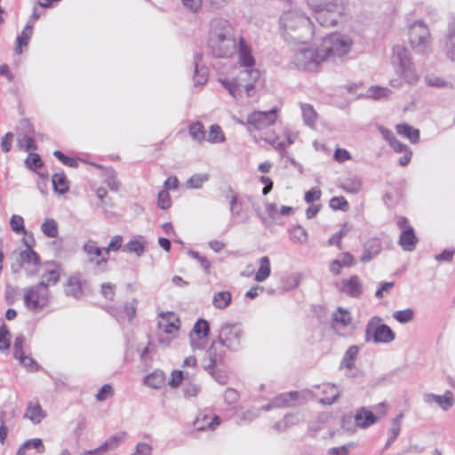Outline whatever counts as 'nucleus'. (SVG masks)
I'll return each instance as SVG.
<instances>
[{"instance_id": "1", "label": "nucleus", "mask_w": 455, "mask_h": 455, "mask_svg": "<svg viewBox=\"0 0 455 455\" xmlns=\"http://www.w3.org/2000/svg\"><path fill=\"white\" fill-rule=\"evenodd\" d=\"M279 26L283 37L292 44H305L314 35L311 20L299 10L284 12L279 19Z\"/></svg>"}, {"instance_id": "2", "label": "nucleus", "mask_w": 455, "mask_h": 455, "mask_svg": "<svg viewBox=\"0 0 455 455\" xmlns=\"http://www.w3.org/2000/svg\"><path fill=\"white\" fill-rule=\"evenodd\" d=\"M259 78V72L256 68H243L235 77H223L219 81L228 92L229 95L236 100L243 97L251 98L255 95V83Z\"/></svg>"}, {"instance_id": "3", "label": "nucleus", "mask_w": 455, "mask_h": 455, "mask_svg": "<svg viewBox=\"0 0 455 455\" xmlns=\"http://www.w3.org/2000/svg\"><path fill=\"white\" fill-rule=\"evenodd\" d=\"M57 283L56 269H47L42 273V279L38 284L25 290L24 303L30 310L43 307L48 300V286Z\"/></svg>"}, {"instance_id": "4", "label": "nucleus", "mask_w": 455, "mask_h": 455, "mask_svg": "<svg viewBox=\"0 0 455 455\" xmlns=\"http://www.w3.org/2000/svg\"><path fill=\"white\" fill-rule=\"evenodd\" d=\"M353 46V40L347 35L331 34L323 37L319 47L324 61L341 59L347 55Z\"/></svg>"}, {"instance_id": "5", "label": "nucleus", "mask_w": 455, "mask_h": 455, "mask_svg": "<svg viewBox=\"0 0 455 455\" xmlns=\"http://www.w3.org/2000/svg\"><path fill=\"white\" fill-rule=\"evenodd\" d=\"M307 4L322 26L332 27L337 23L340 13V0H307Z\"/></svg>"}, {"instance_id": "6", "label": "nucleus", "mask_w": 455, "mask_h": 455, "mask_svg": "<svg viewBox=\"0 0 455 455\" xmlns=\"http://www.w3.org/2000/svg\"><path fill=\"white\" fill-rule=\"evenodd\" d=\"M393 64L396 67L404 80L409 84H413L418 80V75L411 61L408 50L401 45H396L393 50Z\"/></svg>"}, {"instance_id": "7", "label": "nucleus", "mask_w": 455, "mask_h": 455, "mask_svg": "<svg viewBox=\"0 0 455 455\" xmlns=\"http://www.w3.org/2000/svg\"><path fill=\"white\" fill-rule=\"evenodd\" d=\"M17 260V264L12 265V272L17 273L20 268H24L28 276L39 275L41 269L50 264V262H46L43 266L39 255L33 249H25L20 251Z\"/></svg>"}, {"instance_id": "8", "label": "nucleus", "mask_w": 455, "mask_h": 455, "mask_svg": "<svg viewBox=\"0 0 455 455\" xmlns=\"http://www.w3.org/2000/svg\"><path fill=\"white\" fill-rule=\"evenodd\" d=\"M293 61L299 68L313 71L324 61V59L318 45L316 48L304 47L299 49L295 53Z\"/></svg>"}, {"instance_id": "9", "label": "nucleus", "mask_w": 455, "mask_h": 455, "mask_svg": "<svg viewBox=\"0 0 455 455\" xmlns=\"http://www.w3.org/2000/svg\"><path fill=\"white\" fill-rule=\"evenodd\" d=\"M241 35L226 19L214 18L210 22L208 44Z\"/></svg>"}, {"instance_id": "10", "label": "nucleus", "mask_w": 455, "mask_h": 455, "mask_svg": "<svg viewBox=\"0 0 455 455\" xmlns=\"http://www.w3.org/2000/svg\"><path fill=\"white\" fill-rule=\"evenodd\" d=\"M377 422V418L372 411L361 408L355 417L347 415L342 419V427L349 432H355L356 427L365 428Z\"/></svg>"}, {"instance_id": "11", "label": "nucleus", "mask_w": 455, "mask_h": 455, "mask_svg": "<svg viewBox=\"0 0 455 455\" xmlns=\"http://www.w3.org/2000/svg\"><path fill=\"white\" fill-rule=\"evenodd\" d=\"M381 318L374 317L367 326V335L371 336L376 343L392 342L395 335L394 331L386 324L381 323Z\"/></svg>"}, {"instance_id": "12", "label": "nucleus", "mask_w": 455, "mask_h": 455, "mask_svg": "<svg viewBox=\"0 0 455 455\" xmlns=\"http://www.w3.org/2000/svg\"><path fill=\"white\" fill-rule=\"evenodd\" d=\"M410 44L413 48L424 50L430 44V32L422 21H416L410 27Z\"/></svg>"}, {"instance_id": "13", "label": "nucleus", "mask_w": 455, "mask_h": 455, "mask_svg": "<svg viewBox=\"0 0 455 455\" xmlns=\"http://www.w3.org/2000/svg\"><path fill=\"white\" fill-rule=\"evenodd\" d=\"M242 35L232 37L228 36V38L224 40L209 43V46L215 56L220 58H228L236 52L238 44L239 43H242Z\"/></svg>"}, {"instance_id": "14", "label": "nucleus", "mask_w": 455, "mask_h": 455, "mask_svg": "<svg viewBox=\"0 0 455 455\" xmlns=\"http://www.w3.org/2000/svg\"><path fill=\"white\" fill-rule=\"evenodd\" d=\"M277 108L269 111H255L248 116L247 124L257 130H262L275 123L277 119Z\"/></svg>"}, {"instance_id": "15", "label": "nucleus", "mask_w": 455, "mask_h": 455, "mask_svg": "<svg viewBox=\"0 0 455 455\" xmlns=\"http://www.w3.org/2000/svg\"><path fill=\"white\" fill-rule=\"evenodd\" d=\"M243 336V331L237 324L226 323L221 326L220 331V339L222 345L229 347L235 348L240 345Z\"/></svg>"}, {"instance_id": "16", "label": "nucleus", "mask_w": 455, "mask_h": 455, "mask_svg": "<svg viewBox=\"0 0 455 455\" xmlns=\"http://www.w3.org/2000/svg\"><path fill=\"white\" fill-rule=\"evenodd\" d=\"M87 288V282L81 274L71 275L63 285L64 292L76 299H81Z\"/></svg>"}, {"instance_id": "17", "label": "nucleus", "mask_w": 455, "mask_h": 455, "mask_svg": "<svg viewBox=\"0 0 455 455\" xmlns=\"http://www.w3.org/2000/svg\"><path fill=\"white\" fill-rule=\"evenodd\" d=\"M208 332V323L204 320L197 321L189 335L191 347L194 349L203 348L206 344Z\"/></svg>"}, {"instance_id": "18", "label": "nucleus", "mask_w": 455, "mask_h": 455, "mask_svg": "<svg viewBox=\"0 0 455 455\" xmlns=\"http://www.w3.org/2000/svg\"><path fill=\"white\" fill-rule=\"evenodd\" d=\"M352 317L350 313L342 308L338 309L332 315V327L334 331L340 335H345L347 331L352 329Z\"/></svg>"}, {"instance_id": "19", "label": "nucleus", "mask_w": 455, "mask_h": 455, "mask_svg": "<svg viewBox=\"0 0 455 455\" xmlns=\"http://www.w3.org/2000/svg\"><path fill=\"white\" fill-rule=\"evenodd\" d=\"M195 74L194 82L196 85H203L208 81V70L203 63V55L196 53L193 59Z\"/></svg>"}, {"instance_id": "20", "label": "nucleus", "mask_w": 455, "mask_h": 455, "mask_svg": "<svg viewBox=\"0 0 455 455\" xmlns=\"http://www.w3.org/2000/svg\"><path fill=\"white\" fill-rule=\"evenodd\" d=\"M381 251V242L378 238L368 239L363 244V254L360 261L367 263L377 256Z\"/></svg>"}, {"instance_id": "21", "label": "nucleus", "mask_w": 455, "mask_h": 455, "mask_svg": "<svg viewBox=\"0 0 455 455\" xmlns=\"http://www.w3.org/2000/svg\"><path fill=\"white\" fill-rule=\"evenodd\" d=\"M84 251L88 257V260L97 265H100V262H105L107 260V255H105L104 248L101 249L97 246L94 242L89 241L84 245Z\"/></svg>"}, {"instance_id": "22", "label": "nucleus", "mask_w": 455, "mask_h": 455, "mask_svg": "<svg viewBox=\"0 0 455 455\" xmlns=\"http://www.w3.org/2000/svg\"><path fill=\"white\" fill-rule=\"evenodd\" d=\"M424 401L427 403H435L443 411L449 410L454 404V398L451 391L445 392L443 395L426 394L424 395Z\"/></svg>"}, {"instance_id": "23", "label": "nucleus", "mask_w": 455, "mask_h": 455, "mask_svg": "<svg viewBox=\"0 0 455 455\" xmlns=\"http://www.w3.org/2000/svg\"><path fill=\"white\" fill-rule=\"evenodd\" d=\"M180 330V321L176 323H169L168 325L159 329V342L164 346H169L171 341L174 339Z\"/></svg>"}, {"instance_id": "24", "label": "nucleus", "mask_w": 455, "mask_h": 455, "mask_svg": "<svg viewBox=\"0 0 455 455\" xmlns=\"http://www.w3.org/2000/svg\"><path fill=\"white\" fill-rule=\"evenodd\" d=\"M239 61L243 68H254V58L251 55L250 46L245 43L244 39H242V43H239L238 47Z\"/></svg>"}, {"instance_id": "25", "label": "nucleus", "mask_w": 455, "mask_h": 455, "mask_svg": "<svg viewBox=\"0 0 455 455\" xmlns=\"http://www.w3.org/2000/svg\"><path fill=\"white\" fill-rule=\"evenodd\" d=\"M340 290L352 297H358L363 291V286L357 275H353L347 280L342 281Z\"/></svg>"}, {"instance_id": "26", "label": "nucleus", "mask_w": 455, "mask_h": 455, "mask_svg": "<svg viewBox=\"0 0 455 455\" xmlns=\"http://www.w3.org/2000/svg\"><path fill=\"white\" fill-rule=\"evenodd\" d=\"M34 26L27 23L21 33L16 38L15 52L17 54L22 53V48L27 47L32 37Z\"/></svg>"}, {"instance_id": "27", "label": "nucleus", "mask_w": 455, "mask_h": 455, "mask_svg": "<svg viewBox=\"0 0 455 455\" xmlns=\"http://www.w3.org/2000/svg\"><path fill=\"white\" fill-rule=\"evenodd\" d=\"M443 51L451 61H455V22L450 25L444 39Z\"/></svg>"}, {"instance_id": "28", "label": "nucleus", "mask_w": 455, "mask_h": 455, "mask_svg": "<svg viewBox=\"0 0 455 455\" xmlns=\"http://www.w3.org/2000/svg\"><path fill=\"white\" fill-rule=\"evenodd\" d=\"M400 244L405 251H412L418 242L412 228H406L400 235Z\"/></svg>"}, {"instance_id": "29", "label": "nucleus", "mask_w": 455, "mask_h": 455, "mask_svg": "<svg viewBox=\"0 0 455 455\" xmlns=\"http://www.w3.org/2000/svg\"><path fill=\"white\" fill-rule=\"evenodd\" d=\"M24 417L31 420L34 424H38L45 417V413L38 403L30 402L28 404Z\"/></svg>"}, {"instance_id": "30", "label": "nucleus", "mask_w": 455, "mask_h": 455, "mask_svg": "<svg viewBox=\"0 0 455 455\" xmlns=\"http://www.w3.org/2000/svg\"><path fill=\"white\" fill-rule=\"evenodd\" d=\"M259 269L255 275V280L257 282L265 281L271 273L270 259L268 257L264 256L258 260Z\"/></svg>"}, {"instance_id": "31", "label": "nucleus", "mask_w": 455, "mask_h": 455, "mask_svg": "<svg viewBox=\"0 0 455 455\" xmlns=\"http://www.w3.org/2000/svg\"><path fill=\"white\" fill-rule=\"evenodd\" d=\"M299 394L297 392H291L283 394L275 398L271 403V407H283V406H294L297 404L296 399Z\"/></svg>"}, {"instance_id": "32", "label": "nucleus", "mask_w": 455, "mask_h": 455, "mask_svg": "<svg viewBox=\"0 0 455 455\" xmlns=\"http://www.w3.org/2000/svg\"><path fill=\"white\" fill-rule=\"evenodd\" d=\"M31 449H35L39 453H43L44 451V446L42 440L40 438L27 440L18 449L16 455H26L27 451Z\"/></svg>"}, {"instance_id": "33", "label": "nucleus", "mask_w": 455, "mask_h": 455, "mask_svg": "<svg viewBox=\"0 0 455 455\" xmlns=\"http://www.w3.org/2000/svg\"><path fill=\"white\" fill-rule=\"evenodd\" d=\"M265 210L267 213V218L262 217L261 220L266 227H270L274 222L278 220L279 208L275 203H267L265 204Z\"/></svg>"}, {"instance_id": "34", "label": "nucleus", "mask_w": 455, "mask_h": 455, "mask_svg": "<svg viewBox=\"0 0 455 455\" xmlns=\"http://www.w3.org/2000/svg\"><path fill=\"white\" fill-rule=\"evenodd\" d=\"M146 243L147 242L144 237L136 236L125 245V251L134 252L138 256H140L144 252Z\"/></svg>"}, {"instance_id": "35", "label": "nucleus", "mask_w": 455, "mask_h": 455, "mask_svg": "<svg viewBox=\"0 0 455 455\" xmlns=\"http://www.w3.org/2000/svg\"><path fill=\"white\" fill-rule=\"evenodd\" d=\"M396 131L399 134L407 137L411 143H417L419 140V131L408 124H398Z\"/></svg>"}, {"instance_id": "36", "label": "nucleus", "mask_w": 455, "mask_h": 455, "mask_svg": "<svg viewBox=\"0 0 455 455\" xmlns=\"http://www.w3.org/2000/svg\"><path fill=\"white\" fill-rule=\"evenodd\" d=\"M164 383V373L162 371H156L148 375L145 379V384L153 388H159Z\"/></svg>"}, {"instance_id": "37", "label": "nucleus", "mask_w": 455, "mask_h": 455, "mask_svg": "<svg viewBox=\"0 0 455 455\" xmlns=\"http://www.w3.org/2000/svg\"><path fill=\"white\" fill-rule=\"evenodd\" d=\"M362 188V180L356 177L348 178L342 183V188L347 193L357 194Z\"/></svg>"}, {"instance_id": "38", "label": "nucleus", "mask_w": 455, "mask_h": 455, "mask_svg": "<svg viewBox=\"0 0 455 455\" xmlns=\"http://www.w3.org/2000/svg\"><path fill=\"white\" fill-rule=\"evenodd\" d=\"M231 302V294L229 291H220L213 296L212 303L215 307L222 309L227 307Z\"/></svg>"}, {"instance_id": "39", "label": "nucleus", "mask_w": 455, "mask_h": 455, "mask_svg": "<svg viewBox=\"0 0 455 455\" xmlns=\"http://www.w3.org/2000/svg\"><path fill=\"white\" fill-rule=\"evenodd\" d=\"M323 393L325 395V396L321 399V402L326 404L333 403L338 399L339 395L337 387L333 385L323 386Z\"/></svg>"}, {"instance_id": "40", "label": "nucleus", "mask_w": 455, "mask_h": 455, "mask_svg": "<svg viewBox=\"0 0 455 455\" xmlns=\"http://www.w3.org/2000/svg\"><path fill=\"white\" fill-rule=\"evenodd\" d=\"M17 146L20 150L30 152L36 149L35 140L28 135H20L17 140Z\"/></svg>"}, {"instance_id": "41", "label": "nucleus", "mask_w": 455, "mask_h": 455, "mask_svg": "<svg viewBox=\"0 0 455 455\" xmlns=\"http://www.w3.org/2000/svg\"><path fill=\"white\" fill-rule=\"evenodd\" d=\"M301 111L305 124L308 126H313L317 119V114L314 110L313 107L309 104H302Z\"/></svg>"}, {"instance_id": "42", "label": "nucleus", "mask_w": 455, "mask_h": 455, "mask_svg": "<svg viewBox=\"0 0 455 455\" xmlns=\"http://www.w3.org/2000/svg\"><path fill=\"white\" fill-rule=\"evenodd\" d=\"M401 419L402 415H399L393 419L391 427L388 430V438L386 446H389L399 435L401 430Z\"/></svg>"}, {"instance_id": "43", "label": "nucleus", "mask_w": 455, "mask_h": 455, "mask_svg": "<svg viewBox=\"0 0 455 455\" xmlns=\"http://www.w3.org/2000/svg\"><path fill=\"white\" fill-rule=\"evenodd\" d=\"M207 140L212 143H220L225 140V135L219 125H212L207 135Z\"/></svg>"}, {"instance_id": "44", "label": "nucleus", "mask_w": 455, "mask_h": 455, "mask_svg": "<svg viewBox=\"0 0 455 455\" xmlns=\"http://www.w3.org/2000/svg\"><path fill=\"white\" fill-rule=\"evenodd\" d=\"M393 317L401 323H407L413 320L414 311L411 308L394 312Z\"/></svg>"}, {"instance_id": "45", "label": "nucleus", "mask_w": 455, "mask_h": 455, "mask_svg": "<svg viewBox=\"0 0 455 455\" xmlns=\"http://www.w3.org/2000/svg\"><path fill=\"white\" fill-rule=\"evenodd\" d=\"M41 229L48 237H57V223L53 219L46 220L42 224Z\"/></svg>"}, {"instance_id": "46", "label": "nucleus", "mask_w": 455, "mask_h": 455, "mask_svg": "<svg viewBox=\"0 0 455 455\" xmlns=\"http://www.w3.org/2000/svg\"><path fill=\"white\" fill-rule=\"evenodd\" d=\"M25 164L28 169L36 171L43 165V162L38 154L30 152L25 160Z\"/></svg>"}, {"instance_id": "47", "label": "nucleus", "mask_w": 455, "mask_h": 455, "mask_svg": "<svg viewBox=\"0 0 455 455\" xmlns=\"http://www.w3.org/2000/svg\"><path fill=\"white\" fill-rule=\"evenodd\" d=\"M128 435L125 432H121L117 434L116 435L112 436L109 438L103 446L106 447V451L113 450L114 448L117 447L119 443L124 442L127 438Z\"/></svg>"}, {"instance_id": "48", "label": "nucleus", "mask_w": 455, "mask_h": 455, "mask_svg": "<svg viewBox=\"0 0 455 455\" xmlns=\"http://www.w3.org/2000/svg\"><path fill=\"white\" fill-rule=\"evenodd\" d=\"M209 180V175L206 173H197L193 175L188 180V185L192 188H200L204 182Z\"/></svg>"}, {"instance_id": "49", "label": "nucleus", "mask_w": 455, "mask_h": 455, "mask_svg": "<svg viewBox=\"0 0 455 455\" xmlns=\"http://www.w3.org/2000/svg\"><path fill=\"white\" fill-rule=\"evenodd\" d=\"M357 354L358 347L355 346L350 347L345 354L341 365L347 367V369H351L353 367V361Z\"/></svg>"}, {"instance_id": "50", "label": "nucleus", "mask_w": 455, "mask_h": 455, "mask_svg": "<svg viewBox=\"0 0 455 455\" xmlns=\"http://www.w3.org/2000/svg\"><path fill=\"white\" fill-rule=\"evenodd\" d=\"M189 134L195 140L197 141H202L205 138L204 127L200 123H196L190 125Z\"/></svg>"}, {"instance_id": "51", "label": "nucleus", "mask_w": 455, "mask_h": 455, "mask_svg": "<svg viewBox=\"0 0 455 455\" xmlns=\"http://www.w3.org/2000/svg\"><path fill=\"white\" fill-rule=\"evenodd\" d=\"M188 372H185L183 371H173L171 374V377L168 380V384L170 387H179L182 380L184 379H186V377L188 376Z\"/></svg>"}, {"instance_id": "52", "label": "nucleus", "mask_w": 455, "mask_h": 455, "mask_svg": "<svg viewBox=\"0 0 455 455\" xmlns=\"http://www.w3.org/2000/svg\"><path fill=\"white\" fill-rule=\"evenodd\" d=\"M10 335V331L7 328V326L3 323L0 326V350L4 351L8 350L10 348L11 343L8 339V336Z\"/></svg>"}, {"instance_id": "53", "label": "nucleus", "mask_w": 455, "mask_h": 455, "mask_svg": "<svg viewBox=\"0 0 455 455\" xmlns=\"http://www.w3.org/2000/svg\"><path fill=\"white\" fill-rule=\"evenodd\" d=\"M10 225L13 232L17 234L25 233L24 220L20 215H12Z\"/></svg>"}, {"instance_id": "54", "label": "nucleus", "mask_w": 455, "mask_h": 455, "mask_svg": "<svg viewBox=\"0 0 455 455\" xmlns=\"http://www.w3.org/2000/svg\"><path fill=\"white\" fill-rule=\"evenodd\" d=\"M176 322H179V319L173 313H161L158 315V329H161L164 326L168 325L169 323Z\"/></svg>"}, {"instance_id": "55", "label": "nucleus", "mask_w": 455, "mask_h": 455, "mask_svg": "<svg viewBox=\"0 0 455 455\" xmlns=\"http://www.w3.org/2000/svg\"><path fill=\"white\" fill-rule=\"evenodd\" d=\"M330 207L333 210L347 212L348 210V203L343 196H337L331 199Z\"/></svg>"}, {"instance_id": "56", "label": "nucleus", "mask_w": 455, "mask_h": 455, "mask_svg": "<svg viewBox=\"0 0 455 455\" xmlns=\"http://www.w3.org/2000/svg\"><path fill=\"white\" fill-rule=\"evenodd\" d=\"M265 140L267 142L273 145L275 148H283L285 147V142L279 136L275 134L274 132H267Z\"/></svg>"}, {"instance_id": "57", "label": "nucleus", "mask_w": 455, "mask_h": 455, "mask_svg": "<svg viewBox=\"0 0 455 455\" xmlns=\"http://www.w3.org/2000/svg\"><path fill=\"white\" fill-rule=\"evenodd\" d=\"M426 83L429 86L437 87V88H444V87L451 86V84L449 82H447L438 76H427Z\"/></svg>"}, {"instance_id": "58", "label": "nucleus", "mask_w": 455, "mask_h": 455, "mask_svg": "<svg viewBox=\"0 0 455 455\" xmlns=\"http://www.w3.org/2000/svg\"><path fill=\"white\" fill-rule=\"evenodd\" d=\"M229 210L232 217L240 215L242 212V203L238 200L237 196L232 195L229 199Z\"/></svg>"}, {"instance_id": "59", "label": "nucleus", "mask_w": 455, "mask_h": 455, "mask_svg": "<svg viewBox=\"0 0 455 455\" xmlns=\"http://www.w3.org/2000/svg\"><path fill=\"white\" fill-rule=\"evenodd\" d=\"M25 342V337L22 334L18 335L13 343V356L19 358L25 355L23 352V344Z\"/></svg>"}, {"instance_id": "60", "label": "nucleus", "mask_w": 455, "mask_h": 455, "mask_svg": "<svg viewBox=\"0 0 455 455\" xmlns=\"http://www.w3.org/2000/svg\"><path fill=\"white\" fill-rule=\"evenodd\" d=\"M98 206L102 209L104 214L108 218L115 216V212H113V209L115 208V204L113 203L110 197L107 196L104 199V202H100V204H98Z\"/></svg>"}, {"instance_id": "61", "label": "nucleus", "mask_w": 455, "mask_h": 455, "mask_svg": "<svg viewBox=\"0 0 455 455\" xmlns=\"http://www.w3.org/2000/svg\"><path fill=\"white\" fill-rule=\"evenodd\" d=\"M389 93L390 91L388 89L381 87H372L368 91L369 97L375 100L387 98Z\"/></svg>"}, {"instance_id": "62", "label": "nucleus", "mask_w": 455, "mask_h": 455, "mask_svg": "<svg viewBox=\"0 0 455 455\" xmlns=\"http://www.w3.org/2000/svg\"><path fill=\"white\" fill-rule=\"evenodd\" d=\"M292 239L298 243H305L307 240V232L301 227H295L291 231Z\"/></svg>"}, {"instance_id": "63", "label": "nucleus", "mask_w": 455, "mask_h": 455, "mask_svg": "<svg viewBox=\"0 0 455 455\" xmlns=\"http://www.w3.org/2000/svg\"><path fill=\"white\" fill-rule=\"evenodd\" d=\"M299 419L298 415L288 414L284 417L283 421L278 422L276 424V427L279 430H283V429L287 428L288 427L296 424L297 422H299Z\"/></svg>"}, {"instance_id": "64", "label": "nucleus", "mask_w": 455, "mask_h": 455, "mask_svg": "<svg viewBox=\"0 0 455 455\" xmlns=\"http://www.w3.org/2000/svg\"><path fill=\"white\" fill-rule=\"evenodd\" d=\"M137 306L138 300L136 299H132L131 301L125 303L124 307V313L128 319L131 320L135 317Z\"/></svg>"}]
</instances>
